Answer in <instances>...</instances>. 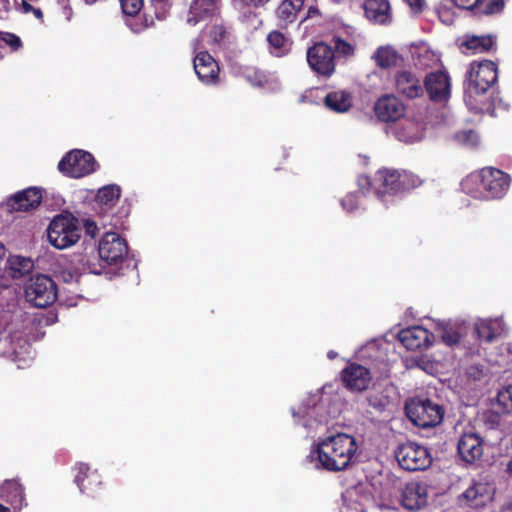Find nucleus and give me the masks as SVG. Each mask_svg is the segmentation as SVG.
<instances>
[{"instance_id":"43","label":"nucleus","mask_w":512,"mask_h":512,"mask_svg":"<svg viewBox=\"0 0 512 512\" xmlns=\"http://www.w3.org/2000/svg\"><path fill=\"white\" fill-rule=\"evenodd\" d=\"M335 53H338L343 56H350L354 53L353 46L347 42L346 40L337 37L335 39V46L333 47Z\"/></svg>"},{"instance_id":"3","label":"nucleus","mask_w":512,"mask_h":512,"mask_svg":"<svg viewBox=\"0 0 512 512\" xmlns=\"http://www.w3.org/2000/svg\"><path fill=\"white\" fill-rule=\"evenodd\" d=\"M363 180L368 184L375 187L377 195L382 201H385V196H394L404 193L411 189L418 187L421 184V179L407 170H397L392 168H381L375 173L372 183L368 177Z\"/></svg>"},{"instance_id":"44","label":"nucleus","mask_w":512,"mask_h":512,"mask_svg":"<svg viewBox=\"0 0 512 512\" xmlns=\"http://www.w3.org/2000/svg\"><path fill=\"white\" fill-rule=\"evenodd\" d=\"M342 207L348 211L351 212L355 210L358 206V197L355 193H349L347 194L342 200H341Z\"/></svg>"},{"instance_id":"48","label":"nucleus","mask_w":512,"mask_h":512,"mask_svg":"<svg viewBox=\"0 0 512 512\" xmlns=\"http://www.w3.org/2000/svg\"><path fill=\"white\" fill-rule=\"evenodd\" d=\"M319 15H320L319 9L316 6H310L306 12V16L304 17V19L301 22H304L305 20H307L309 18H314Z\"/></svg>"},{"instance_id":"51","label":"nucleus","mask_w":512,"mask_h":512,"mask_svg":"<svg viewBox=\"0 0 512 512\" xmlns=\"http://www.w3.org/2000/svg\"><path fill=\"white\" fill-rule=\"evenodd\" d=\"M20 6L23 13H30L33 10V6L27 0H21Z\"/></svg>"},{"instance_id":"14","label":"nucleus","mask_w":512,"mask_h":512,"mask_svg":"<svg viewBox=\"0 0 512 512\" xmlns=\"http://www.w3.org/2000/svg\"><path fill=\"white\" fill-rule=\"evenodd\" d=\"M73 470L75 472L74 482L81 493L93 497L102 489L101 475L87 463H77Z\"/></svg>"},{"instance_id":"41","label":"nucleus","mask_w":512,"mask_h":512,"mask_svg":"<svg viewBox=\"0 0 512 512\" xmlns=\"http://www.w3.org/2000/svg\"><path fill=\"white\" fill-rule=\"evenodd\" d=\"M123 14L134 17L144 6V0H119Z\"/></svg>"},{"instance_id":"29","label":"nucleus","mask_w":512,"mask_h":512,"mask_svg":"<svg viewBox=\"0 0 512 512\" xmlns=\"http://www.w3.org/2000/svg\"><path fill=\"white\" fill-rule=\"evenodd\" d=\"M324 105L333 112L344 113L351 108L352 98L348 92L333 91L325 96Z\"/></svg>"},{"instance_id":"8","label":"nucleus","mask_w":512,"mask_h":512,"mask_svg":"<svg viewBox=\"0 0 512 512\" xmlns=\"http://www.w3.org/2000/svg\"><path fill=\"white\" fill-rule=\"evenodd\" d=\"M98 168L94 156L82 149H72L58 163V170L65 176L81 178L92 174Z\"/></svg>"},{"instance_id":"56","label":"nucleus","mask_w":512,"mask_h":512,"mask_svg":"<svg viewBox=\"0 0 512 512\" xmlns=\"http://www.w3.org/2000/svg\"><path fill=\"white\" fill-rule=\"evenodd\" d=\"M337 352L333 351V350H330L328 353H327V356L329 359H335L337 357Z\"/></svg>"},{"instance_id":"25","label":"nucleus","mask_w":512,"mask_h":512,"mask_svg":"<svg viewBox=\"0 0 512 512\" xmlns=\"http://www.w3.org/2000/svg\"><path fill=\"white\" fill-rule=\"evenodd\" d=\"M4 345L9 344V348L3 353L12 357L14 360L21 359L24 355L30 353L31 345L22 332H11L7 337L0 340Z\"/></svg>"},{"instance_id":"32","label":"nucleus","mask_w":512,"mask_h":512,"mask_svg":"<svg viewBox=\"0 0 512 512\" xmlns=\"http://www.w3.org/2000/svg\"><path fill=\"white\" fill-rule=\"evenodd\" d=\"M505 7V0H480L475 16H493L500 14Z\"/></svg>"},{"instance_id":"18","label":"nucleus","mask_w":512,"mask_h":512,"mask_svg":"<svg viewBox=\"0 0 512 512\" xmlns=\"http://www.w3.org/2000/svg\"><path fill=\"white\" fill-rule=\"evenodd\" d=\"M400 503L405 509L410 511L424 508L428 504L427 485L418 481L406 483L401 491Z\"/></svg>"},{"instance_id":"46","label":"nucleus","mask_w":512,"mask_h":512,"mask_svg":"<svg viewBox=\"0 0 512 512\" xmlns=\"http://www.w3.org/2000/svg\"><path fill=\"white\" fill-rule=\"evenodd\" d=\"M452 2L455 4V6L461 9L470 10L474 14L480 0H452Z\"/></svg>"},{"instance_id":"19","label":"nucleus","mask_w":512,"mask_h":512,"mask_svg":"<svg viewBox=\"0 0 512 512\" xmlns=\"http://www.w3.org/2000/svg\"><path fill=\"white\" fill-rule=\"evenodd\" d=\"M394 83L397 93L407 99H415L424 95L422 81L412 71H397L394 76Z\"/></svg>"},{"instance_id":"34","label":"nucleus","mask_w":512,"mask_h":512,"mask_svg":"<svg viewBox=\"0 0 512 512\" xmlns=\"http://www.w3.org/2000/svg\"><path fill=\"white\" fill-rule=\"evenodd\" d=\"M474 334L479 341L490 343L496 337L494 324L492 321L481 320L475 323Z\"/></svg>"},{"instance_id":"45","label":"nucleus","mask_w":512,"mask_h":512,"mask_svg":"<svg viewBox=\"0 0 512 512\" xmlns=\"http://www.w3.org/2000/svg\"><path fill=\"white\" fill-rule=\"evenodd\" d=\"M226 28L223 25H214L210 31V35L215 43L220 44L226 38Z\"/></svg>"},{"instance_id":"55","label":"nucleus","mask_w":512,"mask_h":512,"mask_svg":"<svg viewBox=\"0 0 512 512\" xmlns=\"http://www.w3.org/2000/svg\"><path fill=\"white\" fill-rule=\"evenodd\" d=\"M6 255V248L5 246L0 242V259H3Z\"/></svg>"},{"instance_id":"54","label":"nucleus","mask_w":512,"mask_h":512,"mask_svg":"<svg viewBox=\"0 0 512 512\" xmlns=\"http://www.w3.org/2000/svg\"><path fill=\"white\" fill-rule=\"evenodd\" d=\"M506 472L512 477V452L506 463Z\"/></svg>"},{"instance_id":"21","label":"nucleus","mask_w":512,"mask_h":512,"mask_svg":"<svg viewBox=\"0 0 512 512\" xmlns=\"http://www.w3.org/2000/svg\"><path fill=\"white\" fill-rule=\"evenodd\" d=\"M42 192L37 187H30L17 192L7 200V206L12 211H29L40 205Z\"/></svg>"},{"instance_id":"16","label":"nucleus","mask_w":512,"mask_h":512,"mask_svg":"<svg viewBox=\"0 0 512 512\" xmlns=\"http://www.w3.org/2000/svg\"><path fill=\"white\" fill-rule=\"evenodd\" d=\"M193 68L198 79L205 85H217L220 82L218 62L207 51H201L193 58Z\"/></svg>"},{"instance_id":"52","label":"nucleus","mask_w":512,"mask_h":512,"mask_svg":"<svg viewBox=\"0 0 512 512\" xmlns=\"http://www.w3.org/2000/svg\"><path fill=\"white\" fill-rule=\"evenodd\" d=\"M482 370H479L477 367H470L468 370V375L473 377L474 379H479Z\"/></svg>"},{"instance_id":"40","label":"nucleus","mask_w":512,"mask_h":512,"mask_svg":"<svg viewBox=\"0 0 512 512\" xmlns=\"http://www.w3.org/2000/svg\"><path fill=\"white\" fill-rule=\"evenodd\" d=\"M455 4L452 0L449 3H441L437 8V13L440 21L446 25L454 23L455 14L453 11Z\"/></svg>"},{"instance_id":"4","label":"nucleus","mask_w":512,"mask_h":512,"mask_svg":"<svg viewBox=\"0 0 512 512\" xmlns=\"http://www.w3.org/2000/svg\"><path fill=\"white\" fill-rule=\"evenodd\" d=\"M405 412L415 426L431 428L441 424L445 410L429 398L414 397L406 402Z\"/></svg>"},{"instance_id":"6","label":"nucleus","mask_w":512,"mask_h":512,"mask_svg":"<svg viewBox=\"0 0 512 512\" xmlns=\"http://www.w3.org/2000/svg\"><path fill=\"white\" fill-rule=\"evenodd\" d=\"M25 297L37 308L51 306L57 299L58 291L54 280L43 274L32 276L24 287Z\"/></svg>"},{"instance_id":"31","label":"nucleus","mask_w":512,"mask_h":512,"mask_svg":"<svg viewBox=\"0 0 512 512\" xmlns=\"http://www.w3.org/2000/svg\"><path fill=\"white\" fill-rule=\"evenodd\" d=\"M462 45L476 53L488 52L495 45V38L491 35L468 36Z\"/></svg>"},{"instance_id":"36","label":"nucleus","mask_w":512,"mask_h":512,"mask_svg":"<svg viewBox=\"0 0 512 512\" xmlns=\"http://www.w3.org/2000/svg\"><path fill=\"white\" fill-rule=\"evenodd\" d=\"M375 60L379 67L389 68L396 64L397 53L392 49L380 47L376 51Z\"/></svg>"},{"instance_id":"27","label":"nucleus","mask_w":512,"mask_h":512,"mask_svg":"<svg viewBox=\"0 0 512 512\" xmlns=\"http://www.w3.org/2000/svg\"><path fill=\"white\" fill-rule=\"evenodd\" d=\"M0 496L8 502L13 509L20 510L25 502L23 486L14 480H7L0 487Z\"/></svg>"},{"instance_id":"2","label":"nucleus","mask_w":512,"mask_h":512,"mask_svg":"<svg viewBox=\"0 0 512 512\" xmlns=\"http://www.w3.org/2000/svg\"><path fill=\"white\" fill-rule=\"evenodd\" d=\"M356 439L346 433H337L323 439L314 451L317 467L330 472H338L349 467L356 454Z\"/></svg>"},{"instance_id":"37","label":"nucleus","mask_w":512,"mask_h":512,"mask_svg":"<svg viewBox=\"0 0 512 512\" xmlns=\"http://www.w3.org/2000/svg\"><path fill=\"white\" fill-rule=\"evenodd\" d=\"M438 331L443 343H445L447 346L451 347L459 344L461 335L455 327L449 324H445L440 326Z\"/></svg>"},{"instance_id":"10","label":"nucleus","mask_w":512,"mask_h":512,"mask_svg":"<svg viewBox=\"0 0 512 512\" xmlns=\"http://www.w3.org/2000/svg\"><path fill=\"white\" fill-rule=\"evenodd\" d=\"M307 62L318 75L329 78L336 68L335 51L325 42H317L307 50Z\"/></svg>"},{"instance_id":"13","label":"nucleus","mask_w":512,"mask_h":512,"mask_svg":"<svg viewBox=\"0 0 512 512\" xmlns=\"http://www.w3.org/2000/svg\"><path fill=\"white\" fill-rule=\"evenodd\" d=\"M423 88L432 102H447L451 93L450 77L445 71L430 72L425 76Z\"/></svg>"},{"instance_id":"15","label":"nucleus","mask_w":512,"mask_h":512,"mask_svg":"<svg viewBox=\"0 0 512 512\" xmlns=\"http://www.w3.org/2000/svg\"><path fill=\"white\" fill-rule=\"evenodd\" d=\"M374 112L381 122H395L405 115L406 106L397 96L385 94L375 102Z\"/></svg>"},{"instance_id":"49","label":"nucleus","mask_w":512,"mask_h":512,"mask_svg":"<svg viewBox=\"0 0 512 512\" xmlns=\"http://www.w3.org/2000/svg\"><path fill=\"white\" fill-rule=\"evenodd\" d=\"M16 262H18L19 265L22 266V268H19L18 271L22 272V270L28 271L31 267L30 263L26 261L24 258L17 257L13 262L12 265H14Z\"/></svg>"},{"instance_id":"57","label":"nucleus","mask_w":512,"mask_h":512,"mask_svg":"<svg viewBox=\"0 0 512 512\" xmlns=\"http://www.w3.org/2000/svg\"><path fill=\"white\" fill-rule=\"evenodd\" d=\"M0 512H11V509L9 507H6V506L0 504Z\"/></svg>"},{"instance_id":"12","label":"nucleus","mask_w":512,"mask_h":512,"mask_svg":"<svg viewBox=\"0 0 512 512\" xmlns=\"http://www.w3.org/2000/svg\"><path fill=\"white\" fill-rule=\"evenodd\" d=\"M484 454V440L475 432H464L457 442V455L466 464L479 462Z\"/></svg>"},{"instance_id":"1","label":"nucleus","mask_w":512,"mask_h":512,"mask_svg":"<svg viewBox=\"0 0 512 512\" xmlns=\"http://www.w3.org/2000/svg\"><path fill=\"white\" fill-rule=\"evenodd\" d=\"M511 177L508 173L484 167L467 175L462 183L463 191L478 200H499L509 191Z\"/></svg>"},{"instance_id":"20","label":"nucleus","mask_w":512,"mask_h":512,"mask_svg":"<svg viewBox=\"0 0 512 512\" xmlns=\"http://www.w3.org/2000/svg\"><path fill=\"white\" fill-rule=\"evenodd\" d=\"M433 334L421 326H413L403 329L398 334L401 344L411 351L428 348L431 344Z\"/></svg>"},{"instance_id":"5","label":"nucleus","mask_w":512,"mask_h":512,"mask_svg":"<svg viewBox=\"0 0 512 512\" xmlns=\"http://www.w3.org/2000/svg\"><path fill=\"white\" fill-rule=\"evenodd\" d=\"M48 240L57 249L74 245L80 238L78 221L72 215H57L47 229Z\"/></svg>"},{"instance_id":"47","label":"nucleus","mask_w":512,"mask_h":512,"mask_svg":"<svg viewBox=\"0 0 512 512\" xmlns=\"http://www.w3.org/2000/svg\"><path fill=\"white\" fill-rule=\"evenodd\" d=\"M410 8L416 12L420 13L423 10L424 7V0H404Z\"/></svg>"},{"instance_id":"38","label":"nucleus","mask_w":512,"mask_h":512,"mask_svg":"<svg viewBox=\"0 0 512 512\" xmlns=\"http://www.w3.org/2000/svg\"><path fill=\"white\" fill-rule=\"evenodd\" d=\"M454 139L457 143L469 148L476 147L479 141L478 134L471 129L456 132Z\"/></svg>"},{"instance_id":"28","label":"nucleus","mask_w":512,"mask_h":512,"mask_svg":"<svg viewBox=\"0 0 512 512\" xmlns=\"http://www.w3.org/2000/svg\"><path fill=\"white\" fill-rule=\"evenodd\" d=\"M267 42L271 54L276 57H282L289 53L291 50L292 41L283 32L273 30L267 35Z\"/></svg>"},{"instance_id":"9","label":"nucleus","mask_w":512,"mask_h":512,"mask_svg":"<svg viewBox=\"0 0 512 512\" xmlns=\"http://www.w3.org/2000/svg\"><path fill=\"white\" fill-rule=\"evenodd\" d=\"M395 457L399 465L407 471L425 470L432 463L428 449L411 441L400 444L395 451Z\"/></svg>"},{"instance_id":"50","label":"nucleus","mask_w":512,"mask_h":512,"mask_svg":"<svg viewBox=\"0 0 512 512\" xmlns=\"http://www.w3.org/2000/svg\"><path fill=\"white\" fill-rule=\"evenodd\" d=\"M244 5L251 7H259L264 5L268 0H240Z\"/></svg>"},{"instance_id":"30","label":"nucleus","mask_w":512,"mask_h":512,"mask_svg":"<svg viewBox=\"0 0 512 512\" xmlns=\"http://www.w3.org/2000/svg\"><path fill=\"white\" fill-rule=\"evenodd\" d=\"M121 195V189L116 184H110L98 190L96 202L103 209H110L116 205Z\"/></svg>"},{"instance_id":"39","label":"nucleus","mask_w":512,"mask_h":512,"mask_svg":"<svg viewBox=\"0 0 512 512\" xmlns=\"http://www.w3.org/2000/svg\"><path fill=\"white\" fill-rule=\"evenodd\" d=\"M244 77L247 80V82L256 87H263L268 83V78L266 74L259 69H246L244 72Z\"/></svg>"},{"instance_id":"42","label":"nucleus","mask_w":512,"mask_h":512,"mask_svg":"<svg viewBox=\"0 0 512 512\" xmlns=\"http://www.w3.org/2000/svg\"><path fill=\"white\" fill-rule=\"evenodd\" d=\"M0 40L5 42L14 51L22 47V41L20 37L14 33L0 32Z\"/></svg>"},{"instance_id":"26","label":"nucleus","mask_w":512,"mask_h":512,"mask_svg":"<svg viewBox=\"0 0 512 512\" xmlns=\"http://www.w3.org/2000/svg\"><path fill=\"white\" fill-rule=\"evenodd\" d=\"M303 5L304 0H283L275 11L278 26L286 29L292 24L296 20L297 14L303 8Z\"/></svg>"},{"instance_id":"7","label":"nucleus","mask_w":512,"mask_h":512,"mask_svg":"<svg viewBox=\"0 0 512 512\" xmlns=\"http://www.w3.org/2000/svg\"><path fill=\"white\" fill-rule=\"evenodd\" d=\"M498 80L497 65L491 60L473 61L468 72L467 92L472 95L485 94Z\"/></svg>"},{"instance_id":"33","label":"nucleus","mask_w":512,"mask_h":512,"mask_svg":"<svg viewBox=\"0 0 512 512\" xmlns=\"http://www.w3.org/2000/svg\"><path fill=\"white\" fill-rule=\"evenodd\" d=\"M495 407L497 413L508 414L512 412V384H509L499 390Z\"/></svg>"},{"instance_id":"53","label":"nucleus","mask_w":512,"mask_h":512,"mask_svg":"<svg viewBox=\"0 0 512 512\" xmlns=\"http://www.w3.org/2000/svg\"><path fill=\"white\" fill-rule=\"evenodd\" d=\"M31 12L34 14V16L40 20L41 22H43V19H44V14L42 12V10L40 8H35L33 7V10H31Z\"/></svg>"},{"instance_id":"17","label":"nucleus","mask_w":512,"mask_h":512,"mask_svg":"<svg viewBox=\"0 0 512 512\" xmlns=\"http://www.w3.org/2000/svg\"><path fill=\"white\" fill-rule=\"evenodd\" d=\"M341 380L349 391L362 392L369 387L372 376L365 366L350 363L341 371Z\"/></svg>"},{"instance_id":"23","label":"nucleus","mask_w":512,"mask_h":512,"mask_svg":"<svg viewBox=\"0 0 512 512\" xmlns=\"http://www.w3.org/2000/svg\"><path fill=\"white\" fill-rule=\"evenodd\" d=\"M220 0H192L187 22L196 25L201 21L212 18L219 12Z\"/></svg>"},{"instance_id":"35","label":"nucleus","mask_w":512,"mask_h":512,"mask_svg":"<svg viewBox=\"0 0 512 512\" xmlns=\"http://www.w3.org/2000/svg\"><path fill=\"white\" fill-rule=\"evenodd\" d=\"M366 399L368 405L378 412L385 411L387 406L390 404L389 397L384 394L383 391L376 389L370 391Z\"/></svg>"},{"instance_id":"11","label":"nucleus","mask_w":512,"mask_h":512,"mask_svg":"<svg viewBox=\"0 0 512 512\" xmlns=\"http://www.w3.org/2000/svg\"><path fill=\"white\" fill-rule=\"evenodd\" d=\"M98 253L107 264H117L128 253V245L124 238L115 232H107L99 242Z\"/></svg>"},{"instance_id":"24","label":"nucleus","mask_w":512,"mask_h":512,"mask_svg":"<svg viewBox=\"0 0 512 512\" xmlns=\"http://www.w3.org/2000/svg\"><path fill=\"white\" fill-rule=\"evenodd\" d=\"M492 500L490 487L484 483H474L468 487L459 497L461 504L472 508H480L485 506Z\"/></svg>"},{"instance_id":"22","label":"nucleus","mask_w":512,"mask_h":512,"mask_svg":"<svg viewBox=\"0 0 512 512\" xmlns=\"http://www.w3.org/2000/svg\"><path fill=\"white\" fill-rule=\"evenodd\" d=\"M362 7L365 17L372 23L387 25L392 22L391 5L388 0H365Z\"/></svg>"}]
</instances>
